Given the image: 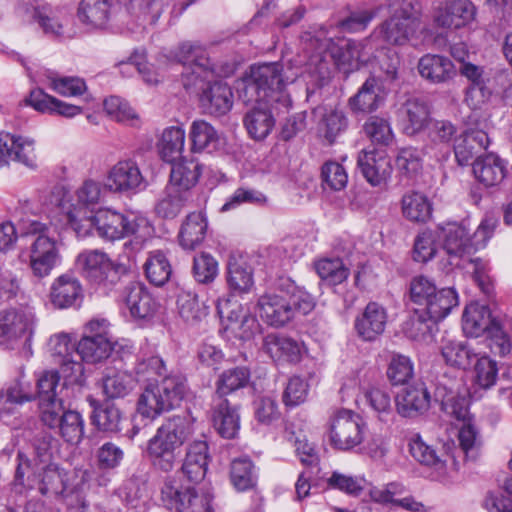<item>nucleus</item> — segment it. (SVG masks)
<instances>
[{"instance_id":"1","label":"nucleus","mask_w":512,"mask_h":512,"mask_svg":"<svg viewBox=\"0 0 512 512\" xmlns=\"http://www.w3.org/2000/svg\"><path fill=\"white\" fill-rule=\"evenodd\" d=\"M237 89L243 103L255 104L244 117L249 135L256 140L266 138L275 123L270 108L288 109L291 105V99L285 92L282 65L275 62L252 66Z\"/></svg>"},{"instance_id":"2","label":"nucleus","mask_w":512,"mask_h":512,"mask_svg":"<svg viewBox=\"0 0 512 512\" xmlns=\"http://www.w3.org/2000/svg\"><path fill=\"white\" fill-rule=\"evenodd\" d=\"M173 57L183 65L184 88L201 90L200 102L210 114L221 116L230 111L233 105L232 91L226 83L214 81L216 67L202 45L183 42L174 51Z\"/></svg>"},{"instance_id":"3","label":"nucleus","mask_w":512,"mask_h":512,"mask_svg":"<svg viewBox=\"0 0 512 512\" xmlns=\"http://www.w3.org/2000/svg\"><path fill=\"white\" fill-rule=\"evenodd\" d=\"M18 464L14 486L22 492L24 488L38 489L48 497H62L70 512H86L88 504L83 490L84 484L71 491L67 487V473L56 464L42 466L31 470V461L22 452L17 456Z\"/></svg>"},{"instance_id":"4","label":"nucleus","mask_w":512,"mask_h":512,"mask_svg":"<svg viewBox=\"0 0 512 512\" xmlns=\"http://www.w3.org/2000/svg\"><path fill=\"white\" fill-rule=\"evenodd\" d=\"M314 307L313 296L290 280L284 282L277 292L260 296L257 302L261 319L273 327H283L295 317L296 312L306 315Z\"/></svg>"},{"instance_id":"5","label":"nucleus","mask_w":512,"mask_h":512,"mask_svg":"<svg viewBox=\"0 0 512 512\" xmlns=\"http://www.w3.org/2000/svg\"><path fill=\"white\" fill-rule=\"evenodd\" d=\"M61 197L57 206L66 217L67 223L72 227L78 237H86L87 229L91 225L89 217L95 212V207L104 198L102 183L93 179L85 180L75 191L74 195L58 191Z\"/></svg>"},{"instance_id":"6","label":"nucleus","mask_w":512,"mask_h":512,"mask_svg":"<svg viewBox=\"0 0 512 512\" xmlns=\"http://www.w3.org/2000/svg\"><path fill=\"white\" fill-rule=\"evenodd\" d=\"M443 249L449 255L450 263L465 268L467 261L473 266V277L485 294H490L492 285L486 272V264L480 258H472V244L469 229L464 222H449L440 227Z\"/></svg>"},{"instance_id":"7","label":"nucleus","mask_w":512,"mask_h":512,"mask_svg":"<svg viewBox=\"0 0 512 512\" xmlns=\"http://www.w3.org/2000/svg\"><path fill=\"white\" fill-rule=\"evenodd\" d=\"M386 6L391 15L374 29L384 43L402 46L418 38V34L428 33L420 18L414 15L411 2L386 0Z\"/></svg>"},{"instance_id":"8","label":"nucleus","mask_w":512,"mask_h":512,"mask_svg":"<svg viewBox=\"0 0 512 512\" xmlns=\"http://www.w3.org/2000/svg\"><path fill=\"white\" fill-rule=\"evenodd\" d=\"M186 391V379L182 375H167L144 389L138 398L137 411L145 418L155 419L179 406Z\"/></svg>"},{"instance_id":"9","label":"nucleus","mask_w":512,"mask_h":512,"mask_svg":"<svg viewBox=\"0 0 512 512\" xmlns=\"http://www.w3.org/2000/svg\"><path fill=\"white\" fill-rule=\"evenodd\" d=\"M20 237H34L30 245L29 262L34 276H48L59 261L57 242L50 237V227L38 220L23 221L19 227Z\"/></svg>"},{"instance_id":"10","label":"nucleus","mask_w":512,"mask_h":512,"mask_svg":"<svg viewBox=\"0 0 512 512\" xmlns=\"http://www.w3.org/2000/svg\"><path fill=\"white\" fill-rule=\"evenodd\" d=\"M213 495L209 490L188 484L180 478L167 477L161 487L163 505L175 512H212Z\"/></svg>"},{"instance_id":"11","label":"nucleus","mask_w":512,"mask_h":512,"mask_svg":"<svg viewBox=\"0 0 512 512\" xmlns=\"http://www.w3.org/2000/svg\"><path fill=\"white\" fill-rule=\"evenodd\" d=\"M354 45V40H347L344 44L340 45L330 38L323 39L320 46L313 47L315 54L310 59L311 65L315 66V71L322 78L329 75L331 64L345 74L359 70L357 52Z\"/></svg>"},{"instance_id":"12","label":"nucleus","mask_w":512,"mask_h":512,"mask_svg":"<svg viewBox=\"0 0 512 512\" xmlns=\"http://www.w3.org/2000/svg\"><path fill=\"white\" fill-rule=\"evenodd\" d=\"M109 323L105 319L91 320L85 327V334L76 345V354L83 361L97 363L107 359L116 351L118 343H112L108 335Z\"/></svg>"},{"instance_id":"13","label":"nucleus","mask_w":512,"mask_h":512,"mask_svg":"<svg viewBox=\"0 0 512 512\" xmlns=\"http://www.w3.org/2000/svg\"><path fill=\"white\" fill-rule=\"evenodd\" d=\"M365 424L355 412L347 409L338 410L330 419L329 442L340 451H349L364 440Z\"/></svg>"},{"instance_id":"14","label":"nucleus","mask_w":512,"mask_h":512,"mask_svg":"<svg viewBox=\"0 0 512 512\" xmlns=\"http://www.w3.org/2000/svg\"><path fill=\"white\" fill-rule=\"evenodd\" d=\"M35 317L30 311L5 310L0 312V345L14 349L20 344L30 351Z\"/></svg>"},{"instance_id":"15","label":"nucleus","mask_w":512,"mask_h":512,"mask_svg":"<svg viewBox=\"0 0 512 512\" xmlns=\"http://www.w3.org/2000/svg\"><path fill=\"white\" fill-rule=\"evenodd\" d=\"M193 432L191 420L182 415L166 419L147 443L146 452H180Z\"/></svg>"},{"instance_id":"16","label":"nucleus","mask_w":512,"mask_h":512,"mask_svg":"<svg viewBox=\"0 0 512 512\" xmlns=\"http://www.w3.org/2000/svg\"><path fill=\"white\" fill-rule=\"evenodd\" d=\"M104 185L111 192L130 195L145 190L148 182L135 160L123 159L108 170Z\"/></svg>"},{"instance_id":"17","label":"nucleus","mask_w":512,"mask_h":512,"mask_svg":"<svg viewBox=\"0 0 512 512\" xmlns=\"http://www.w3.org/2000/svg\"><path fill=\"white\" fill-rule=\"evenodd\" d=\"M87 236L95 230L103 240L116 241L135 232V223L130 221L123 213L111 208L98 209L91 217Z\"/></svg>"},{"instance_id":"18","label":"nucleus","mask_w":512,"mask_h":512,"mask_svg":"<svg viewBox=\"0 0 512 512\" xmlns=\"http://www.w3.org/2000/svg\"><path fill=\"white\" fill-rule=\"evenodd\" d=\"M13 13L22 22H38L44 33L50 35L63 34L67 24L65 15L57 18L56 26L49 24L48 21L55 20L56 15L52 7L42 0H14Z\"/></svg>"},{"instance_id":"19","label":"nucleus","mask_w":512,"mask_h":512,"mask_svg":"<svg viewBox=\"0 0 512 512\" xmlns=\"http://www.w3.org/2000/svg\"><path fill=\"white\" fill-rule=\"evenodd\" d=\"M217 312L222 320H227L226 330H230L239 339L249 340L259 330L258 320L230 297L218 299Z\"/></svg>"},{"instance_id":"20","label":"nucleus","mask_w":512,"mask_h":512,"mask_svg":"<svg viewBox=\"0 0 512 512\" xmlns=\"http://www.w3.org/2000/svg\"><path fill=\"white\" fill-rule=\"evenodd\" d=\"M476 8L469 0H448L441 2L433 14L434 25L442 29H459L472 22Z\"/></svg>"},{"instance_id":"21","label":"nucleus","mask_w":512,"mask_h":512,"mask_svg":"<svg viewBox=\"0 0 512 512\" xmlns=\"http://www.w3.org/2000/svg\"><path fill=\"white\" fill-rule=\"evenodd\" d=\"M121 298L134 319L150 320L157 312L158 303L142 282L128 283L121 293Z\"/></svg>"},{"instance_id":"22","label":"nucleus","mask_w":512,"mask_h":512,"mask_svg":"<svg viewBox=\"0 0 512 512\" xmlns=\"http://www.w3.org/2000/svg\"><path fill=\"white\" fill-rule=\"evenodd\" d=\"M431 395L425 383L406 385L395 397L397 413L405 418L417 417L430 408Z\"/></svg>"},{"instance_id":"23","label":"nucleus","mask_w":512,"mask_h":512,"mask_svg":"<svg viewBox=\"0 0 512 512\" xmlns=\"http://www.w3.org/2000/svg\"><path fill=\"white\" fill-rule=\"evenodd\" d=\"M387 91L381 78L369 76L348 100L351 111L355 114H368L376 111L385 101Z\"/></svg>"},{"instance_id":"24","label":"nucleus","mask_w":512,"mask_h":512,"mask_svg":"<svg viewBox=\"0 0 512 512\" xmlns=\"http://www.w3.org/2000/svg\"><path fill=\"white\" fill-rule=\"evenodd\" d=\"M78 263L89 281L108 287L114 283L117 272L106 253L91 250L83 252L78 257Z\"/></svg>"},{"instance_id":"25","label":"nucleus","mask_w":512,"mask_h":512,"mask_svg":"<svg viewBox=\"0 0 512 512\" xmlns=\"http://www.w3.org/2000/svg\"><path fill=\"white\" fill-rule=\"evenodd\" d=\"M262 349L273 361L280 363H298L303 352L299 342L279 333L264 336Z\"/></svg>"},{"instance_id":"26","label":"nucleus","mask_w":512,"mask_h":512,"mask_svg":"<svg viewBox=\"0 0 512 512\" xmlns=\"http://www.w3.org/2000/svg\"><path fill=\"white\" fill-rule=\"evenodd\" d=\"M209 462V448L204 440L193 441L187 446L181 465V472L187 481L198 484L206 476Z\"/></svg>"},{"instance_id":"27","label":"nucleus","mask_w":512,"mask_h":512,"mask_svg":"<svg viewBox=\"0 0 512 512\" xmlns=\"http://www.w3.org/2000/svg\"><path fill=\"white\" fill-rule=\"evenodd\" d=\"M357 163L365 179L373 186L386 182L392 172L391 161L384 152L363 150Z\"/></svg>"},{"instance_id":"28","label":"nucleus","mask_w":512,"mask_h":512,"mask_svg":"<svg viewBox=\"0 0 512 512\" xmlns=\"http://www.w3.org/2000/svg\"><path fill=\"white\" fill-rule=\"evenodd\" d=\"M360 401L376 416L385 421L392 415L393 408L391 396L387 388L378 381L363 382L360 385Z\"/></svg>"},{"instance_id":"29","label":"nucleus","mask_w":512,"mask_h":512,"mask_svg":"<svg viewBox=\"0 0 512 512\" xmlns=\"http://www.w3.org/2000/svg\"><path fill=\"white\" fill-rule=\"evenodd\" d=\"M427 154L435 158L444 157L450 152L451 141L455 139L457 128L449 120H431L427 126Z\"/></svg>"},{"instance_id":"30","label":"nucleus","mask_w":512,"mask_h":512,"mask_svg":"<svg viewBox=\"0 0 512 512\" xmlns=\"http://www.w3.org/2000/svg\"><path fill=\"white\" fill-rule=\"evenodd\" d=\"M387 313L383 306L370 302L355 320L357 334L365 341H373L381 335L386 326Z\"/></svg>"},{"instance_id":"31","label":"nucleus","mask_w":512,"mask_h":512,"mask_svg":"<svg viewBox=\"0 0 512 512\" xmlns=\"http://www.w3.org/2000/svg\"><path fill=\"white\" fill-rule=\"evenodd\" d=\"M418 72L431 84H444L452 80L456 74L453 62L444 56L426 54L419 59Z\"/></svg>"},{"instance_id":"32","label":"nucleus","mask_w":512,"mask_h":512,"mask_svg":"<svg viewBox=\"0 0 512 512\" xmlns=\"http://www.w3.org/2000/svg\"><path fill=\"white\" fill-rule=\"evenodd\" d=\"M81 297L82 286L79 280L70 274L57 277L50 287L49 299L56 309L73 307Z\"/></svg>"},{"instance_id":"33","label":"nucleus","mask_w":512,"mask_h":512,"mask_svg":"<svg viewBox=\"0 0 512 512\" xmlns=\"http://www.w3.org/2000/svg\"><path fill=\"white\" fill-rule=\"evenodd\" d=\"M495 316L492 315L490 309L485 305L471 303L465 307L462 325L466 335L471 337H479L484 333H489L494 324H499Z\"/></svg>"},{"instance_id":"34","label":"nucleus","mask_w":512,"mask_h":512,"mask_svg":"<svg viewBox=\"0 0 512 512\" xmlns=\"http://www.w3.org/2000/svg\"><path fill=\"white\" fill-rule=\"evenodd\" d=\"M201 175V165L191 160L173 162L167 186L192 197V188L197 184Z\"/></svg>"},{"instance_id":"35","label":"nucleus","mask_w":512,"mask_h":512,"mask_svg":"<svg viewBox=\"0 0 512 512\" xmlns=\"http://www.w3.org/2000/svg\"><path fill=\"white\" fill-rule=\"evenodd\" d=\"M208 228L207 217L202 211L189 213L179 231V243L184 249L192 250L205 239Z\"/></svg>"},{"instance_id":"36","label":"nucleus","mask_w":512,"mask_h":512,"mask_svg":"<svg viewBox=\"0 0 512 512\" xmlns=\"http://www.w3.org/2000/svg\"><path fill=\"white\" fill-rule=\"evenodd\" d=\"M50 351L53 356L60 358L61 370L66 376L82 374V364L73 359L76 346L71 342L69 335L60 333L52 336L49 340Z\"/></svg>"},{"instance_id":"37","label":"nucleus","mask_w":512,"mask_h":512,"mask_svg":"<svg viewBox=\"0 0 512 512\" xmlns=\"http://www.w3.org/2000/svg\"><path fill=\"white\" fill-rule=\"evenodd\" d=\"M26 102L39 112L55 113L67 118L75 117L82 112L81 107L63 102L45 93L42 89L32 90Z\"/></svg>"},{"instance_id":"38","label":"nucleus","mask_w":512,"mask_h":512,"mask_svg":"<svg viewBox=\"0 0 512 512\" xmlns=\"http://www.w3.org/2000/svg\"><path fill=\"white\" fill-rule=\"evenodd\" d=\"M403 130L409 135H415L429 125L431 121L428 104L419 98L408 99L402 108Z\"/></svg>"},{"instance_id":"39","label":"nucleus","mask_w":512,"mask_h":512,"mask_svg":"<svg viewBox=\"0 0 512 512\" xmlns=\"http://www.w3.org/2000/svg\"><path fill=\"white\" fill-rule=\"evenodd\" d=\"M475 177L485 186H495L502 182L506 169L503 161L494 154L478 157L473 163Z\"/></svg>"},{"instance_id":"40","label":"nucleus","mask_w":512,"mask_h":512,"mask_svg":"<svg viewBox=\"0 0 512 512\" xmlns=\"http://www.w3.org/2000/svg\"><path fill=\"white\" fill-rule=\"evenodd\" d=\"M437 397H440L442 410L449 416L455 418L459 422H465L472 419L469 413V399L467 393L463 394L452 388L439 386L437 388Z\"/></svg>"},{"instance_id":"41","label":"nucleus","mask_w":512,"mask_h":512,"mask_svg":"<svg viewBox=\"0 0 512 512\" xmlns=\"http://www.w3.org/2000/svg\"><path fill=\"white\" fill-rule=\"evenodd\" d=\"M458 304V294L454 288H441L433 294L423 314L429 320L438 322L447 317Z\"/></svg>"},{"instance_id":"42","label":"nucleus","mask_w":512,"mask_h":512,"mask_svg":"<svg viewBox=\"0 0 512 512\" xmlns=\"http://www.w3.org/2000/svg\"><path fill=\"white\" fill-rule=\"evenodd\" d=\"M188 196L170 186L165 187L162 196L155 204L154 211L162 219H174L191 201Z\"/></svg>"},{"instance_id":"43","label":"nucleus","mask_w":512,"mask_h":512,"mask_svg":"<svg viewBox=\"0 0 512 512\" xmlns=\"http://www.w3.org/2000/svg\"><path fill=\"white\" fill-rule=\"evenodd\" d=\"M178 314L189 325H197L208 315L207 307L191 290H181L177 297Z\"/></svg>"},{"instance_id":"44","label":"nucleus","mask_w":512,"mask_h":512,"mask_svg":"<svg viewBox=\"0 0 512 512\" xmlns=\"http://www.w3.org/2000/svg\"><path fill=\"white\" fill-rule=\"evenodd\" d=\"M317 112L320 114L318 132L332 144L346 130L348 120L344 112L338 109L318 108Z\"/></svg>"},{"instance_id":"45","label":"nucleus","mask_w":512,"mask_h":512,"mask_svg":"<svg viewBox=\"0 0 512 512\" xmlns=\"http://www.w3.org/2000/svg\"><path fill=\"white\" fill-rule=\"evenodd\" d=\"M185 145V130L181 127L166 128L157 145L160 157L169 163L181 159Z\"/></svg>"},{"instance_id":"46","label":"nucleus","mask_w":512,"mask_h":512,"mask_svg":"<svg viewBox=\"0 0 512 512\" xmlns=\"http://www.w3.org/2000/svg\"><path fill=\"white\" fill-rule=\"evenodd\" d=\"M135 382L130 373L107 369L102 378L103 392L110 399L123 398L134 389Z\"/></svg>"},{"instance_id":"47","label":"nucleus","mask_w":512,"mask_h":512,"mask_svg":"<svg viewBox=\"0 0 512 512\" xmlns=\"http://www.w3.org/2000/svg\"><path fill=\"white\" fill-rule=\"evenodd\" d=\"M213 424L217 432L224 438H234L240 428L239 415L227 399H222L213 414Z\"/></svg>"},{"instance_id":"48","label":"nucleus","mask_w":512,"mask_h":512,"mask_svg":"<svg viewBox=\"0 0 512 512\" xmlns=\"http://www.w3.org/2000/svg\"><path fill=\"white\" fill-rule=\"evenodd\" d=\"M22 375L0 390V414L13 413L17 405L31 401L33 395L22 382Z\"/></svg>"},{"instance_id":"49","label":"nucleus","mask_w":512,"mask_h":512,"mask_svg":"<svg viewBox=\"0 0 512 512\" xmlns=\"http://www.w3.org/2000/svg\"><path fill=\"white\" fill-rule=\"evenodd\" d=\"M401 204L403 216L410 221L425 222L431 216V203L420 192L411 191L404 194Z\"/></svg>"},{"instance_id":"50","label":"nucleus","mask_w":512,"mask_h":512,"mask_svg":"<svg viewBox=\"0 0 512 512\" xmlns=\"http://www.w3.org/2000/svg\"><path fill=\"white\" fill-rule=\"evenodd\" d=\"M109 8V0H82L78 9L79 20L93 28H101L108 20Z\"/></svg>"},{"instance_id":"51","label":"nucleus","mask_w":512,"mask_h":512,"mask_svg":"<svg viewBox=\"0 0 512 512\" xmlns=\"http://www.w3.org/2000/svg\"><path fill=\"white\" fill-rule=\"evenodd\" d=\"M190 138L194 151H213L219 146V135L205 120H195L190 127Z\"/></svg>"},{"instance_id":"52","label":"nucleus","mask_w":512,"mask_h":512,"mask_svg":"<svg viewBox=\"0 0 512 512\" xmlns=\"http://www.w3.org/2000/svg\"><path fill=\"white\" fill-rule=\"evenodd\" d=\"M144 269L147 279L155 286L164 285L172 274L170 262L160 250L149 253Z\"/></svg>"},{"instance_id":"53","label":"nucleus","mask_w":512,"mask_h":512,"mask_svg":"<svg viewBox=\"0 0 512 512\" xmlns=\"http://www.w3.org/2000/svg\"><path fill=\"white\" fill-rule=\"evenodd\" d=\"M231 483L238 491H246L256 484L255 467L248 457H239L232 461L230 468Z\"/></svg>"},{"instance_id":"54","label":"nucleus","mask_w":512,"mask_h":512,"mask_svg":"<svg viewBox=\"0 0 512 512\" xmlns=\"http://www.w3.org/2000/svg\"><path fill=\"white\" fill-rule=\"evenodd\" d=\"M437 290L438 288L431 278L425 275L413 277L409 285V295L411 302L417 306L415 311L423 313Z\"/></svg>"},{"instance_id":"55","label":"nucleus","mask_w":512,"mask_h":512,"mask_svg":"<svg viewBox=\"0 0 512 512\" xmlns=\"http://www.w3.org/2000/svg\"><path fill=\"white\" fill-rule=\"evenodd\" d=\"M250 379L249 370L244 367H235L224 371L216 381V393L226 396L245 387Z\"/></svg>"},{"instance_id":"56","label":"nucleus","mask_w":512,"mask_h":512,"mask_svg":"<svg viewBox=\"0 0 512 512\" xmlns=\"http://www.w3.org/2000/svg\"><path fill=\"white\" fill-rule=\"evenodd\" d=\"M104 110L117 122L130 126H138L140 123L139 115L127 101L120 97L110 96L106 98L104 100Z\"/></svg>"},{"instance_id":"57","label":"nucleus","mask_w":512,"mask_h":512,"mask_svg":"<svg viewBox=\"0 0 512 512\" xmlns=\"http://www.w3.org/2000/svg\"><path fill=\"white\" fill-rule=\"evenodd\" d=\"M458 439L465 457L470 460H476L479 456L482 441L472 419L461 422Z\"/></svg>"},{"instance_id":"58","label":"nucleus","mask_w":512,"mask_h":512,"mask_svg":"<svg viewBox=\"0 0 512 512\" xmlns=\"http://www.w3.org/2000/svg\"><path fill=\"white\" fill-rule=\"evenodd\" d=\"M473 369V382L481 389H490L498 378L497 362L489 356L476 357Z\"/></svg>"},{"instance_id":"59","label":"nucleus","mask_w":512,"mask_h":512,"mask_svg":"<svg viewBox=\"0 0 512 512\" xmlns=\"http://www.w3.org/2000/svg\"><path fill=\"white\" fill-rule=\"evenodd\" d=\"M163 10V0H131L130 13L140 22V25H153L159 19Z\"/></svg>"},{"instance_id":"60","label":"nucleus","mask_w":512,"mask_h":512,"mask_svg":"<svg viewBox=\"0 0 512 512\" xmlns=\"http://www.w3.org/2000/svg\"><path fill=\"white\" fill-rule=\"evenodd\" d=\"M441 353L447 364L463 369L469 367L477 357L466 344L456 341L446 342Z\"/></svg>"},{"instance_id":"61","label":"nucleus","mask_w":512,"mask_h":512,"mask_svg":"<svg viewBox=\"0 0 512 512\" xmlns=\"http://www.w3.org/2000/svg\"><path fill=\"white\" fill-rule=\"evenodd\" d=\"M413 375V363L409 357L396 353L391 356L387 368V377L393 386L408 385Z\"/></svg>"},{"instance_id":"62","label":"nucleus","mask_w":512,"mask_h":512,"mask_svg":"<svg viewBox=\"0 0 512 512\" xmlns=\"http://www.w3.org/2000/svg\"><path fill=\"white\" fill-rule=\"evenodd\" d=\"M11 138L13 144L11 146L10 160L20 162L29 168H36L37 156L34 139L14 134H11Z\"/></svg>"},{"instance_id":"63","label":"nucleus","mask_w":512,"mask_h":512,"mask_svg":"<svg viewBox=\"0 0 512 512\" xmlns=\"http://www.w3.org/2000/svg\"><path fill=\"white\" fill-rule=\"evenodd\" d=\"M62 438L71 444H78L84 436V421L80 413L68 410L56 428Z\"/></svg>"},{"instance_id":"64","label":"nucleus","mask_w":512,"mask_h":512,"mask_svg":"<svg viewBox=\"0 0 512 512\" xmlns=\"http://www.w3.org/2000/svg\"><path fill=\"white\" fill-rule=\"evenodd\" d=\"M227 283L229 288L238 293H248L254 285L250 268L236 261L229 262L227 268Z\"/></svg>"}]
</instances>
